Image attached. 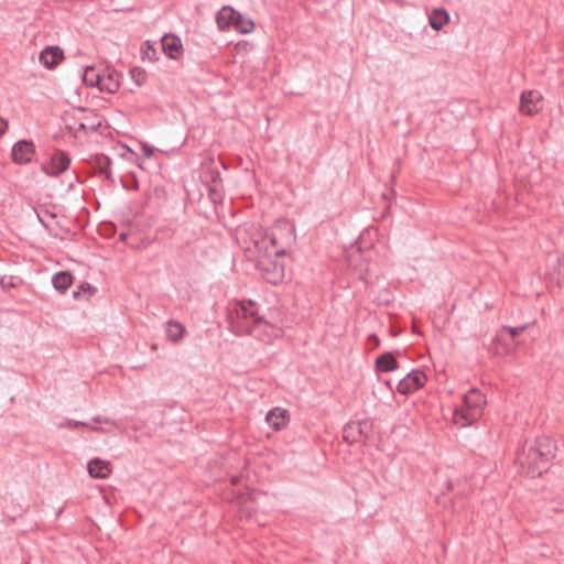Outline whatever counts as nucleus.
I'll return each instance as SVG.
<instances>
[{
    "label": "nucleus",
    "instance_id": "obj_24",
    "mask_svg": "<svg viewBox=\"0 0 564 564\" xmlns=\"http://www.w3.org/2000/svg\"><path fill=\"white\" fill-rule=\"evenodd\" d=\"M111 160L104 154L97 155L94 161V167L95 171L104 175L107 180L111 178V171H110Z\"/></svg>",
    "mask_w": 564,
    "mask_h": 564
},
{
    "label": "nucleus",
    "instance_id": "obj_18",
    "mask_svg": "<svg viewBox=\"0 0 564 564\" xmlns=\"http://www.w3.org/2000/svg\"><path fill=\"white\" fill-rule=\"evenodd\" d=\"M88 474L93 478L104 479L110 474V465L100 458L91 459L88 465Z\"/></svg>",
    "mask_w": 564,
    "mask_h": 564
},
{
    "label": "nucleus",
    "instance_id": "obj_14",
    "mask_svg": "<svg viewBox=\"0 0 564 564\" xmlns=\"http://www.w3.org/2000/svg\"><path fill=\"white\" fill-rule=\"evenodd\" d=\"M119 74L117 70L107 69L101 73L98 86L100 90L113 94L119 89Z\"/></svg>",
    "mask_w": 564,
    "mask_h": 564
},
{
    "label": "nucleus",
    "instance_id": "obj_36",
    "mask_svg": "<svg viewBox=\"0 0 564 564\" xmlns=\"http://www.w3.org/2000/svg\"><path fill=\"white\" fill-rule=\"evenodd\" d=\"M143 150H144V154H145L148 158L152 155V150H151L150 148L144 147V148H143Z\"/></svg>",
    "mask_w": 564,
    "mask_h": 564
},
{
    "label": "nucleus",
    "instance_id": "obj_7",
    "mask_svg": "<svg viewBox=\"0 0 564 564\" xmlns=\"http://www.w3.org/2000/svg\"><path fill=\"white\" fill-rule=\"evenodd\" d=\"M427 378L421 370H412L397 386V391L403 395L410 394L423 388Z\"/></svg>",
    "mask_w": 564,
    "mask_h": 564
},
{
    "label": "nucleus",
    "instance_id": "obj_33",
    "mask_svg": "<svg viewBox=\"0 0 564 564\" xmlns=\"http://www.w3.org/2000/svg\"><path fill=\"white\" fill-rule=\"evenodd\" d=\"M556 271H557L560 276L564 278V254L561 258L557 259Z\"/></svg>",
    "mask_w": 564,
    "mask_h": 564
},
{
    "label": "nucleus",
    "instance_id": "obj_38",
    "mask_svg": "<svg viewBox=\"0 0 564 564\" xmlns=\"http://www.w3.org/2000/svg\"><path fill=\"white\" fill-rule=\"evenodd\" d=\"M1 284L3 285V288H6V283H4L3 279L1 280Z\"/></svg>",
    "mask_w": 564,
    "mask_h": 564
},
{
    "label": "nucleus",
    "instance_id": "obj_28",
    "mask_svg": "<svg viewBox=\"0 0 564 564\" xmlns=\"http://www.w3.org/2000/svg\"><path fill=\"white\" fill-rule=\"evenodd\" d=\"M527 328V325H523V326H519V327H510V326H503L499 334H498V337L500 339H502L503 335L505 334H508L512 339L516 338L517 336H519L521 333L524 332V329Z\"/></svg>",
    "mask_w": 564,
    "mask_h": 564
},
{
    "label": "nucleus",
    "instance_id": "obj_3",
    "mask_svg": "<svg viewBox=\"0 0 564 564\" xmlns=\"http://www.w3.org/2000/svg\"><path fill=\"white\" fill-rule=\"evenodd\" d=\"M62 120L69 131L95 132L101 127V119L98 113L88 108L74 107L66 110Z\"/></svg>",
    "mask_w": 564,
    "mask_h": 564
},
{
    "label": "nucleus",
    "instance_id": "obj_13",
    "mask_svg": "<svg viewBox=\"0 0 564 564\" xmlns=\"http://www.w3.org/2000/svg\"><path fill=\"white\" fill-rule=\"evenodd\" d=\"M64 57L59 46H47L40 53V62L47 68H54Z\"/></svg>",
    "mask_w": 564,
    "mask_h": 564
},
{
    "label": "nucleus",
    "instance_id": "obj_5",
    "mask_svg": "<svg viewBox=\"0 0 564 564\" xmlns=\"http://www.w3.org/2000/svg\"><path fill=\"white\" fill-rule=\"evenodd\" d=\"M245 250L250 253L249 258H254L256 261L262 257H272L273 248L270 245L268 232L256 230L251 236L250 245L245 247Z\"/></svg>",
    "mask_w": 564,
    "mask_h": 564
},
{
    "label": "nucleus",
    "instance_id": "obj_21",
    "mask_svg": "<svg viewBox=\"0 0 564 564\" xmlns=\"http://www.w3.org/2000/svg\"><path fill=\"white\" fill-rule=\"evenodd\" d=\"M53 286L64 293L73 283V275L68 271H59L52 278Z\"/></svg>",
    "mask_w": 564,
    "mask_h": 564
},
{
    "label": "nucleus",
    "instance_id": "obj_29",
    "mask_svg": "<svg viewBox=\"0 0 564 564\" xmlns=\"http://www.w3.org/2000/svg\"><path fill=\"white\" fill-rule=\"evenodd\" d=\"M130 76L138 86H142L147 80V73L140 67L131 68Z\"/></svg>",
    "mask_w": 564,
    "mask_h": 564
},
{
    "label": "nucleus",
    "instance_id": "obj_37",
    "mask_svg": "<svg viewBox=\"0 0 564 564\" xmlns=\"http://www.w3.org/2000/svg\"><path fill=\"white\" fill-rule=\"evenodd\" d=\"M91 430L95 431V432H104V430L101 427H98V426H93Z\"/></svg>",
    "mask_w": 564,
    "mask_h": 564
},
{
    "label": "nucleus",
    "instance_id": "obj_4",
    "mask_svg": "<svg viewBox=\"0 0 564 564\" xmlns=\"http://www.w3.org/2000/svg\"><path fill=\"white\" fill-rule=\"evenodd\" d=\"M268 236L273 248V256L276 258L286 254L288 249L295 242L294 228L288 223L275 225Z\"/></svg>",
    "mask_w": 564,
    "mask_h": 564
},
{
    "label": "nucleus",
    "instance_id": "obj_20",
    "mask_svg": "<svg viewBox=\"0 0 564 564\" xmlns=\"http://www.w3.org/2000/svg\"><path fill=\"white\" fill-rule=\"evenodd\" d=\"M399 367L397 360L391 352H384L376 359V368L378 371L389 372Z\"/></svg>",
    "mask_w": 564,
    "mask_h": 564
},
{
    "label": "nucleus",
    "instance_id": "obj_32",
    "mask_svg": "<svg viewBox=\"0 0 564 564\" xmlns=\"http://www.w3.org/2000/svg\"><path fill=\"white\" fill-rule=\"evenodd\" d=\"M93 422L95 423H105V424H112V425H116V422L113 420H110L108 417H101V416H95L93 417Z\"/></svg>",
    "mask_w": 564,
    "mask_h": 564
},
{
    "label": "nucleus",
    "instance_id": "obj_10",
    "mask_svg": "<svg viewBox=\"0 0 564 564\" xmlns=\"http://www.w3.org/2000/svg\"><path fill=\"white\" fill-rule=\"evenodd\" d=\"M542 101V95L538 90L523 91L520 97V111L532 116L540 110L539 104Z\"/></svg>",
    "mask_w": 564,
    "mask_h": 564
},
{
    "label": "nucleus",
    "instance_id": "obj_12",
    "mask_svg": "<svg viewBox=\"0 0 564 564\" xmlns=\"http://www.w3.org/2000/svg\"><path fill=\"white\" fill-rule=\"evenodd\" d=\"M161 47L166 56L177 59L183 54L181 39L174 34H165L161 39Z\"/></svg>",
    "mask_w": 564,
    "mask_h": 564
},
{
    "label": "nucleus",
    "instance_id": "obj_27",
    "mask_svg": "<svg viewBox=\"0 0 564 564\" xmlns=\"http://www.w3.org/2000/svg\"><path fill=\"white\" fill-rule=\"evenodd\" d=\"M142 58L149 59L150 62L158 61V50L149 41L142 46Z\"/></svg>",
    "mask_w": 564,
    "mask_h": 564
},
{
    "label": "nucleus",
    "instance_id": "obj_22",
    "mask_svg": "<svg viewBox=\"0 0 564 564\" xmlns=\"http://www.w3.org/2000/svg\"><path fill=\"white\" fill-rule=\"evenodd\" d=\"M430 25L433 30L440 31L449 20L448 13L442 9H434L429 18Z\"/></svg>",
    "mask_w": 564,
    "mask_h": 564
},
{
    "label": "nucleus",
    "instance_id": "obj_9",
    "mask_svg": "<svg viewBox=\"0 0 564 564\" xmlns=\"http://www.w3.org/2000/svg\"><path fill=\"white\" fill-rule=\"evenodd\" d=\"M35 154V147L32 141L20 140L12 147L11 158L17 164H26L32 161Z\"/></svg>",
    "mask_w": 564,
    "mask_h": 564
},
{
    "label": "nucleus",
    "instance_id": "obj_11",
    "mask_svg": "<svg viewBox=\"0 0 564 564\" xmlns=\"http://www.w3.org/2000/svg\"><path fill=\"white\" fill-rule=\"evenodd\" d=\"M481 413L474 411L471 408H467L464 403L460 406H456L453 413V421L460 427L473 425L480 417Z\"/></svg>",
    "mask_w": 564,
    "mask_h": 564
},
{
    "label": "nucleus",
    "instance_id": "obj_19",
    "mask_svg": "<svg viewBox=\"0 0 564 564\" xmlns=\"http://www.w3.org/2000/svg\"><path fill=\"white\" fill-rule=\"evenodd\" d=\"M265 421L275 431L281 430L286 423V411L280 408H274L268 412Z\"/></svg>",
    "mask_w": 564,
    "mask_h": 564
},
{
    "label": "nucleus",
    "instance_id": "obj_2",
    "mask_svg": "<svg viewBox=\"0 0 564 564\" xmlns=\"http://www.w3.org/2000/svg\"><path fill=\"white\" fill-rule=\"evenodd\" d=\"M229 329L237 336L250 335L260 338L270 327L258 313V305L252 301L236 302L228 307Z\"/></svg>",
    "mask_w": 564,
    "mask_h": 564
},
{
    "label": "nucleus",
    "instance_id": "obj_30",
    "mask_svg": "<svg viewBox=\"0 0 564 564\" xmlns=\"http://www.w3.org/2000/svg\"><path fill=\"white\" fill-rule=\"evenodd\" d=\"M95 288L91 284L84 282L78 286L77 291H74L73 296L74 299H79L82 292L93 294Z\"/></svg>",
    "mask_w": 564,
    "mask_h": 564
},
{
    "label": "nucleus",
    "instance_id": "obj_17",
    "mask_svg": "<svg viewBox=\"0 0 564 564\" xmlns=\"http://www.w3.org/2000/svg\"><path fill=\"white\" fill-rule=\"evenodd\" d=\"M238 13L234 8L224 6L216 15L218 28L223 31L231 28Z\"/></svg>",
    "mask_w": 564,
    "mask_h": 564
},
{
    "label": "nucleus",
    "instance_id": "obj_1",
    "mask_svg": "<svg viewBox=\"0 0 564 564\" xmlns=\"http://www.w3.org/2000/svg\"><path fill=\"white\" fill-rule=\"evenodd\" d=\"M555 442L547 436H541L533 442H525L518 452L516 462L528 476L540 477L549 469L550 462L555 457Z\"/></svg>",
    "mask_w": 564,
    "mask_h": 564
},
{
    "label": "nucleus",
    "instance_id": "obj_15",
    "mask_svg": "<svg viewBox=\"0 0 564 564\" xmlns=\"http://www.w3.org/2000/svg\"><path fill=\"white\" fill-rule=\"evenodd\" d=\"M368 422H352L347 424L344 427V438L349 443H355L360 440V437L366 434V430L368 429Z\"/></svg>",
    "mask_w": 564,
    "mask_h": 564
},
{
    "label": "nucleus",
    "instance_id": "obj_25",
    "mask_svg": "<svg viewBox=\"0 0 564 564\" xmlns=\"http://www.w3.org/2000/svg\"><path fill=\"white\" fill-rule=\"evenodd\" d=\"M184 333H185V327L181 323L173 321V319L167 322L166 336L171 341H173V343L180 341L183 338Z\"/></svg>",
    "mask_w": 564,
    "mask_h": 564
},
{
    "label": "nucleus",
    "instance_id": "obj_8",
    "mask_svg": "<svg viewBox=\"0 0 564 564\" xmlns=\"http://www.w3.org/2000/svg\"><path fill=\"white\" fill-rule=\"evenodd\" d=\"M69 164L70 160L67 153L57 150L52 154L50 163L42 165V170L45 174L57 177L69 167Z\"/></svg>",
    "mask_w": 564,
    "mask_h": 564
},
{
    "label": "nucleus",
    "instance_id": "obj_23",
    "mask_svg": "<svg viewBox=\"0 0 564 564\" xmlns=\"http://www.w3.org/2000/svg\"><path fill=\"white\" fill-rule=\"evenodd\" d=\"M232 28L241 34H249L254 29V22L252 19L239 12L238 14H236Z\"/></svg>",
    "mask_w": 564,
    "mask_h": 564
},
{
    "label": "nucleus",
    "instance_id": "obj_31",
    "mask_svg": "<svg viewBox=\"0 0 564 564\" xmlns=\"http://www.w3.org/2000/svg\"><path fill=\"white\" fill-rule=\"evenodd\" d=\"M62 426H65L68 429H75V427L88 426V424L83 421L67 420Z\"/></svg>",
    "mask_w": 564,
    "mask_h": 564
},
{
    "label": "nucleus",
    "instance_id": "obj_6",
    "mask_svg": "<svg viewBox=\"0 0 564 564\" xmlns=\"http://www.w3.org/2000/svg\"><path fill=\"white\" fill-rule=\"evenodd\" d=\"M257 268L261 271L263 279L271 284H278L283 280L284 265L272 260V257H262L257 260Z\"/></svg>",
    "mask_w": 564,
    "mask_h": 564
},
{
    "label": "nucleus",
    "instance_id": "obj_26",
    "mask_svg": "<svg viewBox=\"0 0 564 564\" xmlns=\"http://www.w3.org/2000/svg\"><path fill=\"white\" fill-rule=\"evenodd\" d=\"M101 73L97 72L94 66H87L83 74V82L91 87L99 86Z\"/></svg>",
    "mask_w": 564,
    "mask_h": 564
},
{
    "label": "nucleus",
    "instance_id": "obj_35",
    "mask_svg": "<svg viewBox=\"0 0 564 564\" xmlns=\"http://www.w3.org/2000/svg\"><path fill=\"white\" fill-rule=\"evenodd\" d=\"M8 129V121L3 118H0V138L6 133Z\"/></svg>",
    "mask_w": 564,
    "mask_h": 564
},
{
    "label": "nucleus",
    "instance_id": "obj_16",
    "mask_svg": "<svg viewBox=\"0 0 564 564\" xmlns=\"http://www.w3.org/2000/svg\"><path fill=\"white\" fill-rule=\"evenodd\" d=\"M463 403L467 408H471L474 411L482 413V406L486 403L485 395L477 389H470L463 395Z\"/></svg>",
    "mask_w": 564,
    "mask_h": 564
},
{
    "label": "nucleus",
    "instance_id": "obj_34",
    "mask_svg": "<svg viewBox=\"0 0 564 564\" xmlns=\"http://www.w3.org/2000/svg\"><path fill=\"white\" fill-rule=\"evenodd\" d=\"M369 345H372V347L377 348L380 345V339L376 334H371L368 337Z\"/></svg>",
    "mask_w": 564,
    "mask_h": 564
}]
</instances>
